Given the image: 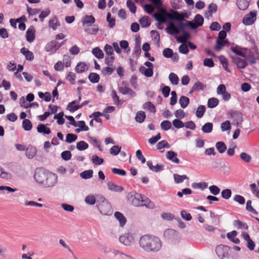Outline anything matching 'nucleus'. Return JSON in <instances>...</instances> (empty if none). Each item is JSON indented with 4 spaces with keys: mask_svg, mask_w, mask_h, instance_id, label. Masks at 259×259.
Wrapping results in <instances>:
<instances>
[{
    "mask_svg": "<svg viewBox=\"0 0 259 259\" xmlns=\"http://www.w3.org/2000/svg\"><path fill=\"white\" fill-rule=\"evenodd\" d=\"M77 136L73 134H68L66 135L65 142L67 143H71L76 140Z\"/></svg>",
    "mask_w": 259,
    "mask_h": 259,
    "instance_id": "nucleus-54",
    "label": "nucleus"
},
{
    "mask_svg": "<svg viewBox=\"0 0 259 259\" xmlns=\"http://www.w3.org/2000/svg\"><path fill=\"white\" fill-rule=\"evenodd\" d=\"M194 22L193 21L188 22L189 26H190L193 29H195L197 27L202 25L203 24L204 19L201 15L197 14L194 17Z\"/></svg>",
    "mask_w": 259,
    "mask_h": 259,
    "instance_id": "nucleus-10",
    "label": "nucleus"
},
{
    "mask_svg": "<svg viewBox=\"0 0 259 259\" xmlns=\"http://www.w3.org/2000/svg\"><path fill=\"white\" fill-rule=\"evenodd\" d=\"M93 170L89 169L84 170L80 174V177L84 179H88L93 177Z\"/></svg>",
    "mask_w": 259,
    "mask_h": 259,
    "instance_id": "nucleus-45",
    "label": "nucleus"
},
{
    "mask_svg": "<svg viewBox=\"0 0 259 259\" xmlns=\"http://www.w3.org/2000/svg\"><path fill=\"white\" fill-rule=\"evenodd\" d=\"M166 158L174 163H179L180 162V160L177 157V153L172 151H169L167 152Z\"/></svg>",
    "mask_w": 259,
    "mask_h": 259,
    "instance_id": "nucleus-19",
    "label": "nucleus"
},
{
    "mask_svg": "<svg viewBox=\"0 0 259 259\" xmlns=\"http://www.w3.org/2000/svg\"><path fill=\"white\" fill-rule=\"evenodd\" d=\"M92 160L93 163L96 165L102 164L104 162V159L103 158H100L96 155L92 156Z\"/></svg>",
    "mask_w": 259,
    "mask_h": 259,
    "instance_id": "nucleus-56",
    "label": "nucleus"
},
{
    "mask_svg": "<svg viewBox=\"0 0 259 259\" xmlns=\"http://www.w3.org/2000/svg\"><path fill=\"white\" fill-rule=\"evenodd\" d=\"M204 88V85L200 81H197L192 87V88L190 92V93H192L194 91L202 90Z\"/></svg>",
    "mask_w": 259,
    "mask_h": 259,
    "instance_id": "nucleus-52",
    "label": "nucleus"
},
{
    "mask_svg": "<svg viewBox=\"0 0 259 259\" xmlns=\"http://www.w3.org/2000/svg\"><path fill=\"white\" fill-rule=\"evenodd\" d=\"M78 101L76 100L72 101L71 102L69 103L67 105V109L71 112H73L78 109H80V107L78 105H76V103H78Z\"/></svg>",
    "mask_w": 259,
    "mask_h": 259,
    "instance_id": "nucleus-28",
    "label": "nucleus"
},
{
    "mask_svg": "<svg viewBox=\"0 0 259 259\" xmlns=\"http://www.w3.org/2000/svg\"><path fill=\"white\" fill-rule=\"evenodd\" d=\"M233 225L237 229H244L247 230V229H248V226L246 224L243 223L239 220L234 221Z\"/></svg>",
    "mask_w": 259,
    "mask_h": 259,
    "instance_id": "nucleus-46",
    "label": "nucleus"
},
{
    "mask_svg": "<svg viewBox=\"0 0 259 259\" xmlns=\"http://www.w3.org/2000/svg\"><path fill=\"white\" fill-rule=\"evenodd\" d=\"M22 127L26 131H30L32 127L30 120L27 119H24L22 121Z\"/></svg>",
    "mask_w": 259,
    "mask_h": 259,
    "instance_id": "nucleus-44",
    "label": "nucleus"
},
{
    "mask_svg": "<svg viewBox=\"0 0 259 259\" xmlns=\"http://www.w3.org/2000/svg\"><path fill=\"white\" fill-rule=\"evenodd\" d=\"M166 32L171 35H173L174 33L178 34L180 32V30L173 22L169 23V26L166 29Z\"/></svg>",
    "mask_w": 259,
    "mask_h": 259,
    "instance_id": "nucleus-20",
    "label": "nucleus"
},
{
    "mask_svg": "<svg viewBox=\"0 0 259 259\" xmlns=\"http://www.w3.org/2000/svg\"><path fill=\"white\" fill-rule=\"evenodd\" d=\"M93 54L98 59H102L104 58V53L103 51L99 48L96 47L92 50Z\"/></svg>",
    "mask_w": 259,
    "mask_h": 259,
    "instance_id": "nucleus-36",
    "label": "nucleus"
},
{
    "mask_svg": "<svg viewBox=\"0 0 259 259\" xmlns=\"http://www.w3.org/2000/svg\"><path fill=\"white\" fill-rule=\"evenodd\" d=\"M107 187L109 190L115 192H121L124 189L123 187L117 185L112 181L108 182Z\"/></svg>",
    "mask_w": 259,
    "mask_h": 259,
    "instance_id": "nucleus-15",
    "label": "nucleus"
},
{
    "mask_svg": "<svg viewBox=\"0 0 259 259\" xmlns=\"http://www.w3.org/2000/svg\"><path fill=\"white\" fill-rule=\"evenodd\" d=\"M101 202L97 205L98 209L100 213L103 215H110L112 213V209L111 204L104 198L102 197Z\"/></svg>",
    "mask_w": 259,
    "mask_h": 259,
    "instance_id": "nucleus-3",
    "label": "nucleus"
},
{
    "mask_svg": "<svg viewBox=\"0 0 259 259\" xmlns=\"http://www.w3.org/2000/svg\"><path fill=\"white\" fill-rule=\"evenodd\" d=\"M89 79L93 83H97L99 81L100 76L96 73H91L89 75Z\"/></svg>",
    "mask_w": 259,
    "mask_h": 259,
    "instance_id": "nucleus-48",
    "label": "nucleus"
},
{
    "mask_svg": "<svg viewBox=\"0 0 259 259\" xmlns=\"http://www.w3.org/2000/svg\"><path fill=\"white\" fill-rule=\"evenodd\" d=\"M126 5L131 13L134 14L136 12L137 8L134 3L131 0H127Z\"/></svg>",
    "mask_w": 259,
    "mask_h": 259,
    "instance_id": "nucleus-55",
    "label": "nucleus"
},
{
    "mask_svg": "<svg viewBox=\"0 0 259 259\" xmlns=\"http://www.w3.org/2000/svg\"><path fill=\"white\" fill-rule=\"evenodd\" d=\"M119 91L123 95L129 94L130 95H135V93L130 88L127 87H120Z\"/></svg>",
    "mask_w": 259,
    "mask_h": 259,
    "instance_id": "nucleus-34",
    "label": "nucleus"
},
{
    "mask_svg": "<svg viewBox=\"0 0 259 259\" xmlns=\"http://www.w3.org/2000/svg\"><path fill=\"white\" fill-rule=\"evenodd\" d=\"M219 103V100L215 98H211L208 99L207 106L208 108H213L215 107Z\"/></svg>",
    "mask_w": 259,
    "mask_h": 259,
    "instance_id": "nucleus-42",
    "label": "nucleus"
},
{
    "mask_svg": "<svg viewBox=\"0 0 259 259\" xmlns=\"http://www.w3.org/2000/svg\"><path fill=\"white\" fill-rule=\"evenodd\" d=\"M147 165L149 168L154 172H158L163 169V165L157 164L156 166H153L152 161H148Z\"/></svg>",
    "mask_w": 259,
    "mask_h": 259,
    "instance_id": "nucleus-22",
    "label": "nucleus"
},
{
    "mask_svg": "<svg viewBox=\"0 0 259 259\" xmlns=\"http://www.w3.org/2000/svg\"><path fill=\"white\" fill-rule=\"evenodd\" d=\"M256 11H252L249 14L246 15L242 20V22L246 25L252 24L256 19Z\"/></svg>",
    "mask_w": 259,
    "mask_h": 259,
    "instance_id": "nucleus-9",
    "label": "nucleus"
},
{
    "mask_svg": "<svg viewBox=\"0 0 259 259\" xmlns=\"http://www.w3.org/2000/svg\"><path fill=\"white\" fill-rule=\"evenodd\" d=\"M63 116L64 113L63 112H59L54 115V118L57 120V122L59 125H62L64 123L65 120L63 117Z\"/></svg>",
    "mask_w": 259,
    "mask_h": 259,
    "instance_id": "nucleus-47",
    "label": "nucleus"
},
{
    "mask_svg": "<svg viewBox=\"0 0 259 259\" xmlns=\"http://www.w3.org/2000/svg\"><path fill=\"white\" fill-rule=\"evenodd\" d=\"M114 216L119 222L120 225L121 227L123 226L125 224L126 220L122 213L120 212L116 211L114 213Z\"/></svg>",
    "mask_w": 259,
    "mask_h": 259,
    "instance_id": "nucleus-26",
    "label": "nucleus"
},
{
    "mask_svg": "<svg viewBox=\"0 0 259 259\" xmlns=\"http://www.w3.org/2000/svg\"><path fill=\"white\" fill-rule=\"evenodd\" d=\"M88 69V67L85 63L79 62L75 67V71L78 73H81L87 70Z\"/></svg>",
    "mask_w": 259,
    "mask_h": 259,
    "instance_id": "nucleus-27",
    "label": "nucleus"
},
{
    "mask_svg": "<svg viewBox=\"0 0 259 259\" xmlns=\"http://www.w3.org/2000/svg\"><path fill=\"white\" fill-rule=\"evenodd\" d=\"M161 127L164 131H168L171 127V123L168 120H164L160 124Z\"/></svg>",
    "mask_w": 259,
    "mask_h": 259,
    "instance_id": "nucleus-57",
    "label": "nucleus"
},
{
    "mask_svg": "<svg viewBox=\"0 0 259 259\" xmlns=\"http://www.w3.org/2000/svg\"><path fill=\"white\" fill-rule=\"evenodd\" d=\"M140 72L146 77H150L153 75V71L152 68H146L144 66H141L139 69Z\"/></svg>",
    "mask_w": 259,
    "mask_h": 259,
    "instance_id": "nucleus-25",
    "label": "nucleus"
},
{
    "mask_svg": "<svg viewBox=\"0 0 259 259\" xmlns=\"http://www.w3.org/2000/svg\"><path fill=\"white\" fill-rule=\"evenodd\" d=\"M20 52L23 55H24L27 60L31 61L33 59V54L28 49L25 48H22L21 49Z\"/></svg>",
    "mask_w": 259,
    "mask_h": 259,
    "instance_id": "nucleus-21",
    "label": "nucleus"
},
{
    "mask_svg": "<svg viewBox=\"0 0 259 259\" xmlns=\"http://www.w3.org/2000/svg\"><path fill=\"white\" fill-rule=\"evenodd\" d=\"M142 196L139 194L131 195L130 197L131 204L136 207L142 206Z\"/></svg>",
    "mask_w": 259,
    "mask_h": 259,
    "instance_id": "nucleus-12",
    "label": "nucleus"
},
{
    "mask_svg": "<svg viewBox=\"0 0 259 259\" xmlns=\"http://www.w3.org/2000/svg\"><path fill=\"white\" fill-rule=\"evenodd\" d=\"M145 206L149 209H153L154 208L155 205L154 203L152 202L149 198H145L142 196V206Z\"/></svg>",
    "mask_w": 259,
    "mask_h": 259,
    "instance_id": "nucleus-23",
    "label": "nucleus"
},
{
    "mask_svg": "<svg viewBox=\"0 0 259 259\" xmlns=\"http://www.w3.org/2000/svg\"><path fill=\"white\" fill-rule=\"evenodd\" d=\"M213 128V124L211 122L205 123L201 127V130L204 133H210Z\"/></svg>",
    "mask_w": 259,
    "mask_h": 259,
    "instance_id": "nucleus-33",
    "label": "nucleus"
},
{
    "mask_svg": "<svg viewBox=\"0 0 259 259\" xmlns=\"http://www.w3.org/2000/svg\"><path fill=\"white\" fill-rule=\"evenodd\" d=\"M121 148L118 145L113 146L110 149V153L112 155H117L120 152Z\"/></svg>",
    "mask_w": 259,
    "mask_h": 259,
    "instance_id": "nucleus-58",
    "label": "nucleus"
},
{
    "mask_svg": "<svg viewBox=\"0 0 259 259\" xmlns=\"http://www.w3.org/2000/svg\"><path fill=\"white\" fill-rule=\"evenodd\" d=\"M164 236L173 242H178L180 238V234L177 231L173 229H168L164 232Z\"/></svg>",
    "mask_w": 259,
    "mask_h": 259,
    "instance_id": "nucleus-8",
    "label": "nucleus"
},
{
    "mask_svg": "<svg viewBox=\"0 0 259 259\" xmlns=\"http://www.w3.org/2000/svg\"><path fill=\"white\" fill-rule=\"evenodd\" d=\"M84 201L88 204L94 205L96 203V198L94 195H89L85 197Z\"/></svg>",
    "mask_w": 259,
    "mask_h": 259,
    "instance_id": "nucleus-63",
    "label": "nucleus"
},
{
    "mask_svg": "<svg viewBox=\"0 0 259 259\" xmlns=\"http://www.w3.org/2000/svg\"><path fill=\"white\" fill-rule=\"evenodd\" d=\"M209 190L210 192L214 196L218 195L221 191L220 189L215 185H211L209 186Z\"/></svg>",
    "mask_w": 259,
    "mask_h": 259,
    "instance_id": "nucleus-59",
    "label": "nucleus"
},
{
    "mask_svg": "<svg viewBox=\"0 0 259 259\" xmlns=\"http://www.w3.org/2000/svg\"><path fill=\"white\" fill-rule=\"evenodd\" d=\"M61 48V45L59 42L54 40L50 41L45 47V50L47 52L54 53Z\"/></svg>",
    "mask_w": 259,
    "mask_h": 259,
    "instance_id": "nucleus-11",
    "label": "nucleus"
},
{
    "mask_svg": "<svg viewBox=\"0 0 259 259\" xmlns=\"http://www.w3.org/2000/svg\"><path fill=\"white\" fill-rule=\"evenodd\" d=\"M119 241L124 245L129 246L134 243L135 238L133 233L127 232L120 236Z\"/></svg>",
    "mask_w": 259,
    "mask_h": 259,
    "instance_id": "nucleus-5",
    "label": "nucleus"
},
{
    "mask_svg": "<svg viewBox=\"0 0 259 259\" xmlns=\"http://www.w3.org/2000/svg\"><path fill=\"white\" fill-rule=\"evenodd\" d=\"M153 16L156 21L161 23H165L166 18L179 21L177 27L179 28L180 32H183L185 27L189 26V21H187L186 23L182 22V21L184 20L185 18V14L172 9L170 10V13H168L165 10L161 9L159 13H154Z\"/></svg>",
    "mask_w": 259,
    "mask_h": 259,
    "instance_id": "nucleus-1",
    "label": "nucleus"
},
{
    "mask_svg": "<svg viewBox=\"0 0 259 259\" xmlns=\"http://www.w3.org/2000/svg\"><path fill=\"white\" fill-rule=\"evenodd\" d=\"M189 102V98L184 96H182L179 99V104L182 108H186Z\"/></svg>",
    "mask_w": 259,
    "mask_h": 259,
    "instance_id": "nucleus-32",
    "label": "nucleus"
},
{
    "mask_svg": "<svg viewBox=\"0 0 259 259\" xmlns=\"http://www.w3.org/2000/svg\"><path fill=\"white\" fill-rule=\"evenodd\" d=\"M139 245L145 252H157L162 247V242L157 236L146 234L140 238Z\"/></svg>",
    "mask_w": 259,
    "mask_h": 259,
    "instance_id": "nucleus-2",
    "label": "nucleus"
},
{
    "mask_svg": "<svg viewBox=\"0 0 259 259\" xmlns=\"http://www.w3.org/2000/svg\"><path fill=\"white\" fill-rule=\"evenodd\" d=\"M107 21L109 23V27L113 28L115 26V19L111 18L110 13H108L107 15Z\"/></svg>",
    "mask_w": 259,
    "mask_h": 259,
    "instance_id": "nucleus-61",
    "label": "nucleus"
},
{
    "mask_svg": "<svg viewBox=\"0 0 259 259\" xmlns=\"http://www.w3.org/2000/svg\"><path fill=\"white\" fill-rule=\"evenodd\" d=\"M46 178L45 181L43 185L44 187L46 188L52 187L57 184L58 177L56 174L48 172L47 176Z\"/></svg>",
    "mask_w": 259,
    "mask_h": 259,
    "instance_id": "nucleus-6",
    "label": "nucleus"
},
{
    "mask_svg": "<svg viewBox=\"0 0 259 259\" xmlns=\"http://www.w3.org/2000/svg\"><path fill=\"white\" fill-rule=\"evenodd\" d=\"M232 60L233 63H235L239 68H245L247 65L246 60L242 59L238 57H232Z\"/></svg>",
    "mask_w": 259,
    "mask_h": 259,
    "instance_id": "nucleus-14",
    "label": "nucleus"
},
{
    "mask_svg": "<svg viewBox=\"0 0 259 259\" xmlns=\"http://www.w3.org/2000/svg\"><path fill=\"white\" fill-rule=\"evenodd\" d=\"M88 144L83 141H79L76 144V148L79 151L85 150L88 149Z\"/></svg>",
    "mask_w": 259,
    "mask_h": 259,
    "instance_id": "nucleus-51",
    "label": "nucleus"
},
{
    "mask_svg": "<svg viewBox=\"0 0 259 259\" xmlns=\"http://www.w3.org/2000/svg\"><path fill=\"white\" fill-rule=\"evenodd\" d=\"M146 117V114L144 111H139L136 114L135 120L139 123H142L145 120Z\"/></svg>",
    "mask_w": 259,
    "mask_h": 259,
    "instance_id": "nucleus-31",
    "label": "nucleus"
},
{
    "mask_svg": "<svg viewBox=\"0 0 259 259\" xmlns=\"http://www.w3.org/2000/svg\"><path fill=\"white\" fill-rule=\"evenodd\" d=\"M37 150L34 147L30 146L26 149V156L32 159L36 154Z\"/></svg>",
    "mask_w": 259,
    "mask_h": 259,
    "instance_id": "nucleus-24",
    "label": "nucleus"
},
{
    "mask_svg": "<svg viewBox=\"0 0 259 259\" xmlns=\"http://www.w3.org/2000/svg\"><path fill=\"white\" fill-rule=\"evenodd\" d=\"M251 0H237L236 5L240 10H246L250 3Z\"/></svg>",
    "mask_w": 259,
    "mask_h": 259,
    "instance_id": "nucleus-17",
    "label": "nucleus"
},
{
    "mask_svg": "<svg viewBox=\"0 0 259 259\" xmlns=\"http://www.w3.org/2000/svg\"><path fill=\"white\" fill-rule=\"evenodd\" d=\"M60 25V22L56 17L52 18L49 22V27L52 28L54 30Z\"/></svg>",
    "mask_w": 259,
    "mask_h": 259,
    "instance_id": "nucleus-30",
    "label": "nucleus"
},
{
    "mask_svg": "<svg viewBox=\"0 0 259 259\" xmlns=\"http://www.w3.org/2000/svg\"><path fill=\"white\" fill-rule=\"evenodd\" d=\"M240 158L245 162H249L251 160V156L245 152H242L240 154Z\"/></svg>",
    "mask_w": 259,
    "mask_h": 259,
    "instance_id": "nucleus-62",
    "label": "nucleus"
},
{
    "mask_svg": "<svg viewBox=\"0 0 259 259\" xmlns=\"http://www.w3.org/2000/svg\"><path fill=\"white\" fill-rule=\"evenodd\" d=\"M206 108L205 106L204 105H200L197 108L196 111V116L200 118L202 117V116L204 115V113L205 111Z\"/></svg>",
    "mask_w": 259,
    "mask_h": 259,
    "instance_id": "nucleus-50",
    "label": "nucleus"
},
{
    "mask_svg": "<svg viewBox=\"0 0 259 259\" xmlns=\"http://www.w3.org/2000/svg\"><path fill=\"white\" fill-rule=\"evenodd\" d=\"M156 147L157 149L160 150L164 148H169L170 147V145L166 141L162 140L157 144Z\"/></svg>",
    "mask_w": 259,
    "mask_h": 259,
    "instance_id": "nucleus-60",
    "label": "nucleus"
},
{
    "mask_svg": "<svg viewBox=\"0 0 259 259\" xmlns=\"http://www.w3.org/2000/svg\"><path fill=\"white\" fill-rule=\"evenodd\" d=\"M192 187L194 189H200L204 190L207 187V184L206 182L193 183Z\"/></svg>",
    "mask_w": 259,
    "mask_h": 259,
    "instance_id": "nucleus-41",
    "label": "nucleus"
},
{
    "mask_svg": "<svg viewBox=\"0 0 259 259\" xmlns=\"http://www.w3.org/2000/svg\"><path fill=\"white\" fill-rule=\"evenodd\" d=\"M71 153L69 151H64L61 153L62 158L65 161L70 160L71 158Z\"/></svg>",
    "mask_w": 259,
    "mask_h": 259,
    "instance_id": "nucleus-64",
    "label": "nucleus"
},
{
    "mask_svg": "<svg viewBox=\"0 0 259 259\" xmlns=\"http://www.w3.org/2000/svg\"><path fill=\"white\" fill-rule=\"evenodd\" d=\"M174 179L176 184L182 183L185 180L188 179V177L186 175H179L177 174L174 175Z\"/></svg>",
    "mask_w": 259,
    "mask_h": 259,
    "instance_id": "nucleus-35",
    "label": "nucleus"
},
{
    "mask_svg": "<svg viewBox=\"0 0 259 259\" xmlns=\"http://www.w3.org/2000/svg\"><path fill=\"white\" fill-rule=\"evenodd\" d=\"M49 125L47 124L45 125L44 124H39L37 126V132L39 133L49 135L51 133V130L49 127H47L46 126Z\"/></svg>",
    "mask_w": 259,
    "mask_h": 259,
    "instance_id": "nucleus-18",
    "label": "nucleus"
},
{
    "mask_svg": "<svg viewBox=\"0 0 259 259\" xmlns=\"http://www.w3.org/2000/svg\"><path fill=\"white\" fill-rule=\"evenodd\" d=\"M95 22V18L92 15H85L82 19V27L83 29L91 26Z\"/></svg>",
    "mask_w": 259,
    "mask_h": 259,
    "instance_id": "nucleus-13",
    "label": "nucleus"
},
{
    "mask_svg": "<svg viewBox=\"0 0 259 259\" xmlns=\"http://www.w3.org/2000/svg\"><path fill=\"white\" fill-rule=\"evenodd\" d=\"M230 248L227 245L220 244L217 246L215 252L221 259H228L230 254Z\"/></svg>",
    "mask_w": 259,
    "mask_h": 259,
    "instance_id": "nucleus-4",
    "label": "nucleus"
},
{
    "mask_svg": "<svg viewBox=\"0 0 259 259\" xmlns=\"http://www.w3.org/2000/svg\"><path fill=\"white\" fill-rule=\"evenodd\" d=\"M229 41L228 40H220L217 39L216 45L214 47V48L217 51H220L222 49V48L225 46L226 44H228Z\"/></svg>",
    "mask_w": 259,
    "mask_h": 259,
    "instance_id": "nucleus-37",
    "label": "nucleus"
},
{
    "mask_svg": "<svg viewBox=\"0 0 259 259\" xmlns=\"http://www.w3.org/2000/svg\"><path fill=\"white\" fill-rule=\"evenodd\" d=\"M215 147L220 153H223L227 149V146L223 142H218L215 144Z\"/></svg>",
    "mask_w": 259,
    "mask_h": 259,
    "instance_id": "nucleus-38",
    "label": "nucleus"
},
{
    "mask_svg": "<svg viewBox=\"0 0 259 259\" xmlns=\"http://www.w3.org/2000/svg\"><path fill=\"white\" fill-rule=\"evenodd\" d=\"M115 70L114 66H108L102 69V73L104 75H111Z\"/></svg>",
    "mask_w": 259,
    "mask_h": 259,
    "instance_id": "nucleus-43",
    "label": "nucleus"
},
{
    "mask_svg": "<svg viewBox=\"0 0 259 259\" xmlns=\"http://www.w3.org/2000/svg\"><path fill=\"white\" fill-rule=\"evenodd\" d=\"M139 22L141 24L142 27L145 28L149 26L151 24L149 17L147 16H145L140 19Z\"/></svg>",
    "mask_w": 259,
    "mask_h": 259,
    "instance_id": "nucleus-39",
    "label": "nucleus"
},
{
    "mask_svg": "<svg viewBox=\"0 0 259 259\" xmlns=\"http://www.w3.org/2000/svg\"><path fill=\"white\" fill-rule=\"evenodd\" d=\"M143 108L145 110H147L151 113H155L156 109L153 104L151 102H147L143 105Z\"/></svg>",
    "mask_w": 259,
    "mask_h": 259,
    "instance_id": "nucleus-29",
    "label": "nucleus"
},
{
    "mask_svg": "<svg viewBox=\"0 0 259 259\" xmlns=\"http://www.w3.org/2000/svg\"><path fill=\"white\" fill-rule=\"evenodd\" d=\"M48 172L43 169H38L36 170L34 174V179L36 182L43 186L47 176Z\"/></svg>",
    "mask_w": 259,
    "mask_h": 259,
    "instance_id": "nucleus-7",
    "label": "nucleus"
},
{
    "mask_svg": "<svg viewBox=\"0 0 259 259\" xmlns=\"http://www.w3.org/2000/svg\"><path fill=\"white\" fill-rule=\"evenodd\" d=\"M183 35L177 37V41L180 43H185L190 38V34L188 32L183 31Z\"/></svg>",
    "mask_w": 259,
    "mask_h": 259,
    "instance_id": "nucleus-40",
    "label": "nucleus"
},
{
    "mask_svg": "<svg viewBox=\"0 0 259 259\" xmlns=\"http://www.w3.org/2000/svg\"><path fill=\"white\" fill-rule=\"evenodd\" d=\"M35 29L33 26L30 27L26 31V40L29 42H32L35 38Z\"/></svg>",
    "mask_w": 259,
    "mask_h": 259,
    "instance_id": "nucleus-16",
    "label": "nucleus"
},
{
    "mask_svg": "<svg viewBox=\"0 0 259 259\" xmlns=\"http://www.w3.org/2000/svg\"><path fill=\"white\" fill-rule=\"evenodd\" d=\"M168 78L171 84L174 85H177L179 83V77L175 73H170L169 75Z\"/></svg>",
    "mask_w": 259,
    "mask_h": 259,
    "instance_id": "nucleus-49",
    "label": "nucleus"
},
{
    "mask_svg": "<svg viewBox=\"0 0 259 259\" xmlns=\"http://www.w3.org/2000/svg\"><path fill=\"white\" fill-rule=\"evenodd\" d=\"M232 195V191L229 189H224L221 192V196L223 198L228 200L230 199Z\"/></svg>",
    "mask_w": 259,
    "mask_h": 259,
    "instance_id": "nucleus-53",
    "label": "nucleus"
}]
</instances>
